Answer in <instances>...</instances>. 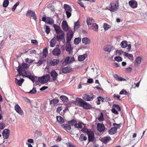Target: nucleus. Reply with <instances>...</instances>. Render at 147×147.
<instances>
[{
	"instance_id": "1",
	"label": "nucleus",
	"mask_w": 147,
	"mask_h": 147,
	"mask_svg": "<svg viewBox=\"0 0 147 147\" xmlns=\"http://www.w3.org/2000/svg\"><path fill=\"white\" fill-rule=\"evenodd\" d=\"M19 65L18 67V69H17L18 74L19 76H22L23 78H27L30 80L33 83L37 80V76H36L34 75H32L30 74H28V72L24 69L23 68L19 63Z\"/></svg>"
},
{
	"instance_id": "2",
	"label": "nucleus",
	"mask_w": 147,
	"mask_h": 147,
	"mask_svg": "<svg viewBox=\"0 0 147 147\" xmlns=\"http://www.w3.org/2000/svg\"><path fill=\"white\" fill-rule=\"evenodd\" d=\"M60 33L61 34H57L56 38L54 37L51 40L50 42V46L51 47H53L55 46L56 42V40L57 41H60L64 38V32L63 31V32H60Z\"/></svg>"
},
{
	"instance_id": "3",
	"label": "nucleus",
	"mask_w": 147,
	"mask_h": 147,
	"mask_svg": "<svg viewBox=\"0 0 147 147\" xmlns=\"http://www.w3.org/2000/svg\"><path fill=\"white\" fill-rule=\"evenodd\" d=\"M76 101L74 103L76 104V102H78L81 107L83 108L88 109H90L91 108V105L90 104H88L84 100L81 98L77 97L76 98Z\"/></svg>"
},
{
	"instance_id": "4",
	"label": "nucleus",
	"mask_w": 147,
	"mask_h": 147,
	"mask_svg": "<svg viewBox=\"0 0 147 147\" xmlns=\"http://www.w3.org/2000/svg\"><path fill=\"white\" fill-rule=\"evenodd\" d=\"M50 75L49 74H46L45 75L42 76L38 78L37 76V80H35V83H47L50 80Z\"/></svg>"
},
{
	"instance_id": "5",
	"label": "nucleus",
	"mask_w": 147,
	"mask_h": 147,
	"mask_svg": "<svg viewBox=\"0 0 147 147\" xmlns=\"http://www.w3.org/2000/svg\"><path fill=\"white\" fill-rule=\"evenodd\" d=\"M42 21L45 23L51 25L54 23V21L53 18L50 17H46L44 15L42 17Z\"/></svg>"
},
{
	"instance_id": "6",
	"label": "nucleus",
	"mask_w": 147,
	"mask_h": 147,
	"mask_svg": "<svg viewBox=\"0 0 147 147\" xmlns=\"http://www.w3.org/2000/svg\"><path fill=\"white\" fill-rule=\"evenodd\" d=\"M127 43V41L123 40L121 42L120 45L121 47L123 49L126 48L127 47H128L127 48L126 51L127 52H129L131 49V44H128Z\"/></svg>"
},
{
	"instance_id": "7",
	"label": "nucleus",
	"mask_w": 147,
	"mask_h": 147,
	"mask_svg": "<svg viewBox=\"0 0 147 147\" xmlns=\"http://www.w3.org/2000/svg\"><path fill=\"white\" fill-rule=\"evenodd\" d=\"M110 5H111L110 8L108 10L112 12H114L118 9V5H117L115 3L111 2L110 3Z\"/></svg>"
},
{
	"instance_id": "8",
	"label": "nucleus",
	"mask_w": 147,
	"mask_h": 147,
	"mask_svg": "<svg viewBox=\"0 0 147 147\" xmlns=\"http://www.w3.org/2000/svg\"><path fill=\"white\" fill-rule=\"evenodd\" d=\"M9 134L10 130L8 129H5L2 132V136L4 139H7L9 137Z\"/></svg>"
},
{
	"instance_id": "9",
	"label": "nucleus",
	"mask_w": 147,
	"mask_h": 147,
	"mask_svg": "<svg viewBox=\"0 0 147 147\" xmlns=\"http://www.w3.org/2000/svg\"><path fill=\"white\" fill-rule=\"evenodd\" d=\"M87 135L88 136V138L89 142H91L93 141L94 138V134L92 131L90 130L89 132H87Z\"/></svg>"
},
{
	"instance_id": "10",
	"label": "nucleus",
	"mask_w": 147,
	"mask_h": 147,
	"mask_svg": "<svg viewBox=\"0 0 147 147\" xmlns=\"http://www.w3.org/2000/svg\"><path fill=\"white\" fill-rule=\"evenodd\" d=\"M61 27L63 30L65 31L66 32L69 30V27L67 21H65V20H64L62 22Z\"/></svg>"
},
{
	"instance_id": "11",
	"label": "nucleus",
	"mask_w": 147,
	"mask_h": 147,
	"mask_svg": "<svg viewBox=\"0 0 147 147\" xmlns=\"http://www.w3.org/2000/svg\"><path fill=\"white\" fill-rule=\"evenodd\" d=\"M73 33L71 30H69L67 34V41L70 42L73 36Z\"/></svg>"
},
{
	"instance_id": "12",
	"label": "nucleus",
	"mask_w": 147,
	"mask_h": 147,
	"mask_svg": "<svg viewBox=\"0 0 147 147\" xmlns=\"http://www.w3.org/2000/svg\"><path fill=\"white\" fill-rule=\"evenodd\" d=\"M129 4L131 7L133 9H135L138 7L137 2L134 0H131L129 2Z\"/></svg>"
},
{
	"instance_id": "13",
	"label": "nucleus",
	"mask_w": 147,
	"mask_h": 147,
	"mask_svg": "<svg viewBox=\"0 0 147 147\" xmlns=\"http://www.w3.org/2000/svg\"><path fill=\"white\" fill-rule=\"evenodd\" d=\"M94 97L93 96H91L89 95L84 94L83 95V99L85 100L89 101L93 100Z\"/></svg>"
},
{
	"instance_id": "14",
	"label": "nucleus",
	"mask_w": 147,
	"mask_h": 147,
	"mask_svg": "<svg viewBox=\"0 0 147 147\" xmlns=\"http://www.w3.org/2000/svg\"><path fill=\"white\" fill-rule=\"evenodd\" d=\"M114 48L111 45H107L105 47L103 48V50L106 52H110L111 51H113L114 49Z\"/></svg>"
},
{
	"instance_id": "15",
	"label": "nucleus",
	"mask_w": 147,
	"mask_h": 147,
	"mask_svg": "<svg viewBox=\"0 0 147 147\" xmlns=\"http://www.w3.org/2000/svg\"><path fill=\"white\" fill-rule=\"evenodd\" d=\"M105 129V127L102 123H98L97 124V130L99 132H102Z\"/></svg>"
},
{
	"instance_id": "16",
	"label": "nucleus",
	"mask_w": 147,
	"mask_h": 147,
	"mask_svg": "<svg viewBox=\"0 0 147 147\" xmlns=\"http://www.w3.org/2000/svg\"><path fill=\"white\" fill-rule=\"evenodd\" d=\"M73 48L71 47L70 42L67 41V44L65 47V50L66 51L69 52L70 54V52L72 50Z\"/></svg>"
},
{
	"instance_id": "17",
	"label": "nucleus",
	"mask_w": 147,
	"mask_h": 147,
	"mask_svg": "<svg viewBox=\"0 0 147 147\" xmlns=\"http://www.w3.org/2000/svg\"><path fill=\"white\" fill-rule=\"evenodd\" d=\"M57 73L54 70L52 71L51 72V76L52 78V79L54 81L56 80L57 78Z\"/></svg>"
},
{
	"instance_id": "18",
	"label": "nucleus",
	"mask_w": 147,
	"mask_h": 147,
	"mask_svg": "<svg viewBox=\"0 0 147 147\" xmlns=\"http://www.w3.org/2000/svg\"><path fill=\"white\" fill-rule=\"evenodd\" d=\"M72 68H71L69 66H68L66 67L63 68L62 72L63 73L66 74L69 73L71 71Z\"/></svg>"
},
{
	"instance_id": "19",
	"label": "nucleus",
	"mask_w": 147,
	"mask_h": 147,
	"mask_svg": "<svg viewBox=\"0 0 147 147\" xmlns=\"http://www.w3.org/2000/svg\"><path fill=\"white\" fill-rule=\"evenodd\" d=\"M52 53L55 56H58L60 54L61 51L59 48H56L53 51Z\"/></svg>"
},
{
	"instance_id": "20",
	"label": "nucleus",
	"mask_w": 147,
	"mask_h": 147,
	"mask_svg": "<svg viewBox=\"0 0 147 147\" xmlns=\"http://www.w3.org/2000/svg\"><path fill=\"white\" fill-rule=\"evenodd\" d=\"M59 62V59H54L53 60H50L49 63L50 65L54 66L58 64Z\"/></svg>"
},
{
	"instance_id": "21",
	"label": "nucleus",
	"mask_w": 147,
	"mask_h": 147,
	"mask_svg": "<svg viewBox=\"0 0 147 147\" xmlns=\"http://www.w3.org/2000/svg\"><path fill=\"white\" fill-rule=\"evenodd\" d=\"M113 77L115 80L121 82L126 81V80L125 79L121 77L120 76H119V75L117 74H115L113 76Z\"/></svg>"
},
{
	"instance_id": "22",
	"label": "nucleus",
	"mask_w": 147,
	"mask_h": 147,
	"mask_svg": "<svg viewBox=\"0 0 147 147\" xmlns=\"http://www.w3.org/2000/svg\"><path fill=\"white\" fill-rule=\"evenodd\" d=\"M53 26L57 34L59 33L60 32H63V31L62 30H61L60 27L59 26L55 24L53 25Z\"/></svg>"
},
{
	"instance_id": "23",
	"label": "nucleus",
	"mask_w": 147,
	"mask_h": 147,
	"mask_svg": "<svg viewBox=\"0 0 147 147\" xmlns=\"http://www.w3.org/2000/svg\"><path fill=\"white\" fill-rule=\"evenodd\" d=\"M15 109L16 112L19 114L22 115L23 111H22L20 107L18 105V104L15 105Z\"/></svg>"
},
{
	"instance_id": "24",
	"label": "nucleus",
	"mask_w": 147,
	"mask_h": 147,
	"mask_svg": "<svg viewBox=\"0 0 147 147\" xmlns=\"http://www.w3.org/2000/svg\"><path fill=\"white\" fill-rule=\"evenodd\" d=\"M88 56L87 54L85 53L83 55H79L78 57V60L80 62H82Z\"/></svg>"
},
{
	"instance_id": "25",
	"label": "nucleus",
	"mask_w": 147,
	"mask_h": 147,
	"mask_svg": "<svg viewBox=\"0 0 147 147\" xmlns=\"http://www.w3.org/2000/svg\"><path fill=\"white\" fill-rule=\"evenodd\" d=\"M117 127H112L109 131V133L110 135H113L115 134L117 132Z\"/></svg>"
},
{
	"instance_id": "26",
	"label": "nucleus",
	"mask_w": 147,
	"mask_h": 147,
	"mask_svg": "<svg viewBox=\"0 0 147 147\" xmlns=\"http://www.w3.org/2000/svg\"><path fill=\"white\" fill-rule=\"evenodd\" d=\"M68 63H70V57L67 56L65 59L64 61H63L62 65L64 66H65Z\"/></svg>"
},
{
	"instance_id": "27",
	"label": "nucleus",
	"mask_w": 147,
	"mask_h": 147,
	"mask_svg": "<svg viewBox=\"0 0 147 147\" xmlns=\"http://www.w3.org/2000/svg\"><path fill=\"white\" fill-rule=\"evenodd\" d=\"M94 22V20L92 18H87V24L88 26L91 25Z\"/></svg>"
},
{
	"instance_id": "28",
	"label": "nucleus",
	"mask_w": 147,
	"mask_h": 147,
	"mask_svg": "<svg viewBox=\"0 0 147 147\" xmlns=\"http://www.w3.org/2000/svg\"><path fill=\"white\" fill-rule=\"evenodd\" d=\"M141 60L142 58L140 57H137L135 60V65H139L140 63Z\"/></svg>"
},
{
	"instance_id": "29",
	"label": "nucleus",
	"mask_w": 147,
	"mask_h": 147,
	"mask_svg": "<svg viewBox=\"0 0 147 147\" xmlns=\"http://www.w3.org/2000/svg\"><path fill=\"white\" fill-rule=\"evenodd\" d=\"M61 125L62 127L66 130H70L71 129V126L68 124L64 123L62 124Z\"/></svg>"
},
{
	"instance_id": "30",
	"label": "nucleus",
	"mask_w": 147,
	"mask_h": 147,
	"mask_svg": "<svg viewBox=\"0 0 147 147\" xmlns=\"http://www.w3.org/2000/svg\"><path fill=\"white\" fill-rule=\"evenodd\" d=\"M90 40L88 38L85 37L82 38V42L84 43L85 45L90 43Z\"/></svg>"
},
{
	"instance_id": "31",
	"label": "nucleus",
	"mask_w": 147,
	"mask_h": 147,
	"mask_svg": "<svg viewBox=\"0 0 147 147\" xmlns=\"http://www.w3.org/2000/svg\"><path fill=\"white\" fill-rule=\"evenodd\" d=\"M56 119L57 121L59 123L62 124L64 122V120L63 118L61 116H57L56 117Z\"/></svg>"
},
{
	"instance_id": "32",
	"label": "nucleus",
	"mask_w": 147,
	"mask_h": 147,
	"mask_svg": "<svg viewBox=\"0 0 147 147\" xmlns=\"http://www.w3.org/2000/svg\"><path fill=\"white\" fill-rule=\"evenodd\" d=\"M124 56L127 57L131 60H134L133 56V55L132 54H129L125 52H124Z\"/></svg>"
},
{
	"instance_id": "33",
	"label": "nucleus",
	"mask_w": 147,
	"mask_h": 147,
	"mask_svg": "<svg viewBox=\"0 0 147 147\" xmlns=\"http://www.w3.org/2000/svg\"><path fill=\"white\" fill-rule=\"evenodd\" d=\"M64 8L65 9V11H71L72 9L70 6L67 4H64Z\"/></svg>"
},
{
	"instance_id": "34",
	"label": "nucleus",
	"mask_w": 147,
	"mask_h": 147,
	"mask_svg": "<svg viewBox=\"0 0 147 147\" xmlns=\"http://www.w3.org/2000/svg\"><path fill=\"white\" fill-rule=\"evenodd\" d=\"M90 29L95 30L97 31L98 29V26L96 23H94L91 26L90 28Z\"/></svg>"
},
{
	"instance_id": "35",
	"label": "nucleus",
	"mask_w": 147,
	"mask_h": 147,
	"mask_svg": "<svg viewBox=\"0 0 147 147\" xmlns=\"http://www.w3.org/2000/svg\"><path fill=\"white\" fill-rule=\"evenodd\" d=\"M80 26V25L79 23V21H78L77 22L74 23V30L75 31L76 30L79 28Z\"/></svg>"
},
{
	"instance_id": "36",
	"label": "nucleus",
	"mask_w": 147,
	"mask_h": 147,
	"mask_svg": "<svg viewBox=\"0 0 147 147\" xmlns=\"http://www.w3.org/2000/svg\"><path fill=\"white\" fill-rule=\"evenodd\" d=\"M77 123V121L74 119H72V120L68 122V124H71L72 125H74V127L76 126Z\"/></svg>"
},
{
	"instance_id": "37",
	"label": "nucleus",
	"mask_w": 147,
	"mask_h": 147,
	"mask_svg": "<svg viewBox=\"0 0 147 147\" xmlns=\"http://www.w3.org/2000/svg\"><path fill=\"white\" fill-rule=\"evenodd\" d=\"M44 27V28H45V31L46 34H49L50 31V27L46 25H45Z\"/></svg>"
},
{
	"instance_id": "38",
	"label": "nucleus",
	"mask_w": 147,
	"mask_h": 147,
	"mask_svg": "<svg viewBox=\"0 0 147 147\" xmlns=\"http://www.w3.org/2000/svg\"><path fill=\"white\" fill-rule=\"evenodd\" d=\"M81 41V38L80 37L75 38L74 40V43L75 45L78 44Z\"/></svg>"
},
{
	"instance_id": "39",
	"label": "nucleus",
	"mask_w": 147,
	"mask_h": 147,
	"mask_svg": "<svg viewBox=\"0 0 147 147\" xmlns=\"http://www.w3.org/2000/svg\"><path fill=\"white\" fill-rule=\"evenodd\" d=\"M17 78H15V83H23L24 82V79L19 78L18 76H17Z\"/></svg>"
},
{
	"instance_id": "40",
	"label": "nucleus",
	"mask_w": 147,
	"mask_h": 147,
	"mask_svg": "<svg viewBox=\"0 0 147 147\" xmlns=\"http://www.w3.org/2000/svg\"><path fill=\"white\" fill-rule=\"evenodd\" d=\"M60 98L61 100L64 102H67L69 100L68 98L65 96H61L60 97Z\"/></svg>"
},
{
	"instance_id": "41",
	"label": "nucleus",
	"mask_w": 147,
	"mask_h": 147,
	"mask_svg": "<svg viewBox=\"0 0 147 147\" xmlns=\"http://www.w3.org/2000/svg\"><path fill=\"white\" fill-rule=\"evenodd\" d=\"M45 61V59L43 58L40 57V59L38 62H37L36 63L37 64V66H40L41 65L44 61Z\"/></svg>"
},
{
	"instance_id": "42",
	"label": "nucleus",
	"mask_w": 147,
	"mask_h": 147,
	"mask_svg": "<svg viewBox=\"0 0 147 147\" xmlns=\"http://www.w3.org/2000/svg\"><path fill=\"white\" fill-rule=\"evenodd\" d=\"M9 0H4L3 3V7L5 8L7 7L9 5Z\"/></svg>"
},
{
	"instance_id": "43",
	"label": "nucleus",
	"mask_w": 147,
	"mask_h": 147,
	"mask_svg": "<svg viewBox=\"0 0 147 147\" xmlns=\"http://www.w3.org/2000/svg\"><path fill=\"white\" fill-rule=\"evenodd\" d=\"M111 138L109 137H105L102 139V141L104 143H106L108 141L111 140Z\"/></svg>"
},
{
	"instance_id": "44",
	"label": "nucleus",
	"mask_w": 147,
	"mask_h": 147,
	"mask_svg": "<svg viewBox=\"0 0 147 147\" xmlns=\"http://www.w3.org/2000/svg\"><path fill=\"white\" fill-rule=\"evenodd\" d=\"M104 29L105 30H107L111 27V26L108 24L104 23L103 26Z\"/></svg>"
},
{
	"instance_id": "45",
	"label": "nucleus",
	"mask_w": 147,
	"mask_h": 147,
	"mask_svg": "<svg viewBox=\"0 0 147 147\" xmlns=\"http://www.w3.org/2000/svg\"><path fill=\"white\" fill-rule=\"evenodd\" d=\"M114 60L117 62H121L123 60V58L120 56H116L114 57Z\"/></svg>"
},
{
	"instance_id": "46",
	"label": "nucleus",
	"mask_w": 147,
	"mask_h": 147,
	"mask_svg": "<svg viewBox=\"0 0 147 147\" xmlns=\"http://www.w3.org/2000/svg\"><path fill=\"white\" fill-rule=\"evenodd\" d=\"M97 119L100 121H104V118L102 113H100V115L98 116Z\"/></svg>"
},
{
	"instance_id": "47",
	"label": "nucleus",
	"mask_w": 147,
	"mask_h": 147,
	"mask_svg": "<svg viewBox=\"0 0 147 147\" xmlns=\"http://www.w3.org/2000/svg\"><path fill=\"white\" fill-rule=\"evenodd\" d=\"M112 107L115 108V109L118 111H121V109L119 105H116L114 104L113 105Z\"/></svg>"
},
{
	"instance_id": "48",
	"label": "nucleus",
	"mask_w": 147,
	"mask_h": 147,
	"mask_svg": "<svg viewBox=\"0 0 147 147\" xmlns=\"http://www.w3.org/2000/svg\"><path fill=\"white\" fill-rule=\"evenodd\" d=\"M48 53V50L47 48H45L43 50V55L45 57H46Z\"/></svg>"
},
{
	"instance_id": "49",
	"label": "nucleus",
	"mask_w": 147,
	"mask_h": 147,
	"mask_svg": "<svg viewBox=\"0 0 147 147\" xmlns=\"http://www.w3.org/2000/svg\"><path fill=\"white\" fill-rule=\"evenodd\" d=\"M34 12V11H33L31 10H28L27 11V12L26 13V16H30V17L31 16L32 14V13H33Z\"/></svg>"
},
{
	"instance_id": "50",
	"label": "nucleus",
	"mask_w": 147,
	"mask_h": 147,
	"mask_svg": "<svg viewBox=\"0 0 147 147\" xmlns=\"http://www.w3.org/2000/svg\"><path fill=\"white\" fill-rule=\"evenodd\" d=\"M87 139L86 137L83 134L80 135L79 139L81 141H86Z\"/></svg>"
},
{
	"instance_id": "51",
	"label": "nucleus",
	"mask_w": 147,
	"mask_h": 147,
	"mask_svg": "<svg viewBox=\"0 0 147 147\" xmlns=\"http://www.w3.org/2000/svg\"><path fill=\"white\" fill-rule=\"evenodd\" d=\"M82 124H83V123L81 122H79L78 123H77L76 124V126L75 127V128H80L82 129Z\"/></svg>"
},
{
	"instance_id": "52",
	"label": "nucleus",
	"mask_w": 147,
	"mask_h": 147,
	"mask_svg": "<svg viewBox=\"0 0 147 147\" xmlns=\"http://www.w3.org/2000/svg\"><path fill=\"white\" fill-rule=\"evenodd\" d=\"M19 3L20 2L19 1H18L13 5V6L12 8V10L13 11H15L17 7L18 6Z\"/></svg>"
},
{
	"instance_id": "53",
	"label": "nucleus",
	"mask_w": 147,
	"mask_h": 147,
	"mask_svg": "<svg viewBox=\"0 0 147 147\" xmlns=\"http://www.w3.org/2000/svg\"><path fill=\"white\" fill-rule=\"evenodd\" d=\"M59 102V100L58 99H54L52 100H51L50 101V103L51 104H56V103H57Z\"/></svg>"
},
{
	"instance_id": "54",
	"label": "nucleus",
	"mask_w": 147,
	"mask_h": 147,
	"mask_svg": "<svg viewBox=\"0 0 147 147\" xmlns=\"http://www.w3.org/2000/svg\"><path fill=\"white\" fill-rule=\"evenodd\" d=\"M36 88L35 87H33L32 90H31L28 93L31 94H35L36 92Z\"/></svg>"
},
{
	"instance_id": "55",
	"label": "nucleus",
	"mask_w": 147,
	"mask_h": 147,
	"mask_svg": "<svg viewBox=\"0 0 147 147\" xmlns=\"http://www.w3.org/2000/svg\"><path fill=\"white\" fill-rule=\"evenodd\" d=\"M22 65L23 67L22 68L25 69H27L29 67V65L26 63H22Z\"/></svg>"
},
{
	"instance_id": "56",
	"label": "nucleus",
	"mask_w": 147,
	"mask_h": 147,
	"mask_svg": "<svg viewBox=\"0 0 147 147\" xmlns=\"http://www.w3.org/2000/svg\"><path fill=\"white\" fill-rule=\"evenodd\" d=\"M90 130H89L88 129L84 127L82 128V129L81 130V131L83 132L84 133H86V134H87L88 132H89Z\"/></svg>"
},
{
	"instance_id": "57",
	"label": "nucleus",
	"mask_w": 147,
	"mask_h": 147,
	"mask_svg": "<svg viewBox=\"0 0 147 147\" xmlns=\"http://www.w3.org/2000/svg\"><path fill=\"white\" fill-rule=\"evenodd\" d=\"M113 97L115 99L119 100H121V99H120V96L118 94H114L113 95Z\"/></svg>"
},
{
	"instance_id": "58",
	"label": "nucleus",
	"mask_w": 147,
	"mask_h": 147,
	"mask_svg": "<svg viewBox=\"0 0 147 147\" xmlns=\"http://www.w3.org/2000/svg\"><path fill=\"white\" fill-rule=\"evenodd\" d=\"M32 17V18L34 20H36L37 19L36 16L35 12H34L33 13H32L30 18Z\"/></svg>"
},
{
	"instance_id": "59",
	"label": "nucleus",
	"mask_w": 147,
	"mask_h": 147,
	"mask_svg": "<svg viewBox=\"0 0 147 147\" xmlns=\"http://www.w3.org/2000/svg\"><path fill=\"white\" fill-rule=\"evenodd\" d=\"M78 3L79 4L80 6L84 9L85 8V7L84 6L83 3L81 1V0H78Z\"/></svg>"
},
{
	"instance_id": "60",
	"label": "nucleus",
	"mask_w": 147,
	"mask_h": 147,
	"mask_svg": "<svg viewBox=\"0 0 147 147\" xmlns=\"http://www.w3.org/2000/svg\"><path fill=\"white\" fill-rule=\"evenodd\" d=\"M71 11H65L66 14L67 18H69L71 16Z\"/></svg>"
},
{
	"instance_id": "61",
	"label": "nucleus",
	"mask_w": 147,
	"mask_h": 147,
	"mask_svg": "<svg viewBox=\"0 0 147 147\" xmlns=\"http://www.w3.org/2000/svg\"><path fill=\"white\" fill-rule=\"evenodd\" d=\"M111 111L113 113L116 115L118 114L119 113L117 111L115 108L113 107L111 109Z\"/></svg>"
},
{
	"instance_id": "62",
	"label": "nucleus",
	"mask_w": 147,
	"mask_h": 147,
	"mask_svg": "<svg viewBox=\"0 0 147 147\" xmlns=\"http://www.w3.org/2000/svg\"><path fill=\"white\" fill-rule=\"evenodd\" d=\"M4 45V42L3 40H2L0 43V49H1L3 48Z\"/></svg>"
},
{
	"instance_id": "63",
	"label": "nucleus",
	"mask_w": 147,
	"mask_h": 147,
	"mask_svg": "<svg viewBox=\"0 0 147 147\" xmlns=\"http://www.w3.org/2000/svg\"><path fill=\"white\" fill-rule=\"evenodd\" d=\"M115 52H116V53L117 54H118V55H121L122 53L123 52V51L121 50H117Z\"/></svg>"
},
{
	"instance_id": "64",
	"label": "nucleus",
	"mask_w": 147,
	"mask_h": 147,
	"mask_svg": "<svg viewBox=\"0 0 147 147\" xmlns=\"http://www.w3.org/2000/svg\"><path fill=\"white\" fill-rule=\"evenodd\" d=\"M127 92L125 90H123L121 91L119 93V94L120 95H126L127 94Z\"/></svg>"
}]
</instances>
